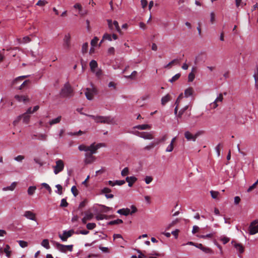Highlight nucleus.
Instances as JSON below:
<instances>
[{"label": "nucleus", "mask_w": 258, "mask_h": 258, "mask_svg": "<svg viewBox=\"0 0 258 258\" xmlns=\"http://www.w3.org/2000/svg\"><path fill=\"white\" fill-rule=\"evenodd\" d=\"M153 180V178L150 176H147L145 178V181L147 184H149Z\"/></svg>", "instance_id": "nucleus-62"}, {"label": "nucleus", "mask_w": 258, "mask_h": 258, "mask_svg": "<svg viewBox=\"0 0 258 258\" xmlns=\"http://www.w3.org/2000/svg\"><path fill=\"white\" fill-rule=\"evenodd\" d=\"M22 118L23 119V121L24 123L26 124H28L29 122L30 116L27 113H24L21 115Z\"/></svg>", "instance_id": "nucleus-28"}, {"label": "nucleus", "mask_w": 258, "mask_h": 258, "mask_svg": "<svg viewBox=\"0 0 258 258\" xmlns=\"http://www.w3.org/2000/svg\"><path fill=\"white\" fill-rule=\"evenodd\" d=\"M47 4V2L45 0H39L36 5L38 6H44Z\"/></svg>", "instance_id": "nucleus-47"}, {"label": "nucleus", "mask_w": 258, "mask_h": 258, "mask_svg": "<svg viewBox=\"0 0 258 258\" xmlns=\"http://www.w3.org/2000/svg\"><path fill=\"white\" fill-rule=\"evenodd\" d=\"M137 180V178L135 176H127L125 178V181L128 182V185L132 187L133 184Z\"/></svg>", "instance_id": "nucleus-16"}, {"label": "nucleus", "mask_w": 258, "mask_h": 258, "mask_svg": "<svg viewBox=\"0 0 258 258\" xmlns=\"http://www.w3.org/2000/svg\"><path fill=\"white\" fill-rule=\"evenodd\" d=\"M117 213L119 214L126 216L130 214V209L128 208H122L118 210Z\"/></svg>", "instance_id": "nucleus-19"}, {"label": "nucleus", "mask_w": 258, "mask_h": 258, "mask_svg": "<svg viewBox=\"0 0 258 258\" xmlns=\"http://www.w3.org/2000/svg\"><path fill=\"white\" fill-rule=\"evenodd\" d=\"M134 134L144 139L152 140L154 139V136L151 133L136 131Z\"/></svg>", "instance_id": "nucleus-8"}, {"label": "nucleus", "mask_w": 258, "mask_h": 258, "mask_svg": "<svg viewBox=\"0 0 258 258\" xmlns=\"http://www.w3.org/2000/svg\"><path fill=\"white\" fill-rule=\"evenodd\" d=\"M223 147V145L221 144H219L216 147V150L218 156L220 155V148Z\"/></svg>", "instance_id": "nucleus-57"}, {"label": "nucleus", "mask_w": 258, "mask_h": 258, "mask_svg": "<svg viewBox=\"0 0 258 258\" xmlns=\"http://www.w3.org/2000/svg\"><path fill=\"white\" fill-rule=\"evenodd\" d=\"M214 236L213 233H209L207 235H198L197 236L201 238L206 239V238H212Z\"/></svg>", "instance_id": "nucleus-38"}, {"label": "nucleus", "mask_w": 258, "mask_h": 258, "mask_svg": "<svg viewBox=\"0 0 258 258\" xmlns=\"http://www.w3.org/2000/svg\"><path fill=\"white\" fill-rule=\"evenodd\" d=\"M31 82L29 80L24 81L20 86L18 87V90H23L28 87Z\"/></svg>", "instance_id": "nucleus-20"}, {"label": "nucleus", "mask_w": 258, "mask_h": 258, "mask_svg": "<svg viewBox=\"0 0 258 258\" xmlns=\"http://www.w3.org/2000/svg\"><path fill=\"white\" fill-rule=\"evenodd\" d=\"M180 77V74L178 73L174 75L171 79L169 80V82L173 83L177 81Z\"/></svg>", "instance_id": "nucleus-42"}, {"label": "nucleus", "mask_w": 258, "mask_h": 258, "mask_svg": "<svg viewBox=\"0 0 258 258\" xmlns=\"http://www.w3.org/2000/svg\"><path fill=\"white\" fill-rule=\"evenodd\" d=\"M156 145H157V143H156V142H153L151 143V144H149V145L146 146L144 148V150H150L152 149H153V148H154L155 146H156Z\"/></svg>", "instance_id": "nucleus-37"}, {"label": "nucleus", "mask_w": 258, "mask_h": 258, "mask_svg": "<svg viewBox=\"0 0 258 258\" xmlns=\"http://www.w3.org/2000/svg\"><path fill=\"white\" fill-rule=\"evenodd\" d=\"M84 133H85V132L80 130L79 132H74V133L71 132V133H68V134L70 136H80Z\"/></svg>", "instance_id": "nucleus-52"}, {"label": "nucleus", "mask_w": 258, "mask_h": 258, "mask_svg": "<svg viewBox=\"0 0 258 258\" xmlns=\"http://www.w3.org/2000/svg\"><path fill=\"white\" fill-rule=\"evenodd\" d=\"M255 82L258 83V67H256L253 76Z\"/></svg>", "instance_id": "nucleus-54"}, {"label": "nucleus", "mask_w": 258, "mask_h": 258, "mask_svg": "<svg viewBox=\"0 0 258 258\" xmlns=\"http://www.w3.org/2000/svg\"><path fill=\"white\" fill-rule=\"evenodd\" d=\"M129 170L127 167L124 168L121 172V174L122 176H125L128 174Z\"/></svg>", "instance_id": "nucleus-55"}, {"label": "nucleus", "mask_w": 258, "mask_h": 258, "mask_svg": "<svg viewBox=\"0 0 258 258\" xmlns=\"http://www.w3.org/2000/svg\"><path fill=\"white\" fill-rule=\"evenodd\" d=\"M210 193L212 198L215 199H217L218 195H219V192L217 191L211 190Z\"/></svg>", "instance_id": "nucleus-50"}, {"label": "nucleus", "mask_w": 258, "mask_h": 258, "mask_svg": "<svg viewBox=\"0 0 258 258\" xmlns=\"http://www.w3.org/2000/svg\"><path fill=\"white\" fill-rule=\"evenodd\" d=\"M68 206V203H67L66 200L65 199H62L61 201L60 206L61 207H67Z\"/></svg>", "instance_id": "nucleus-60"}, {"label": "nucleus", "mask_w": 258, "mask_h": 258, "mask_svg": "<svg viewBox=\"0 0 258 258\" xmlns=\"http://www.w3.org/2000/svg\"><path fill=\"white\" fill-rule=\"evenodd\" d=\"M41 245L46 249L50 248L49 241L47 239H43L41 242Z\"/></svg>", "instance_id": "nucleus-35"}, {"label": "nucleus", "mask_w": 258, "mask_h": 258, "mask_svg": "<svg viewBox=\"0 0 258 258\" xmlns=\"http://www.w3.org/2000/svg\"><path fill=\"white\" fill-rule=\"evenodd\" d=\"M179 60L177 59H174L168 63L167 65L165 66V68L170 69L172 67V66L174 64H175L177 63H179Z\"/></svg>", "instance_id": "nucleus-31"}, {"label": "nucleus", "mask_w": 258, "mask_h": 258, "mask_svg": "<svg viewBox=\"0 0 258 258\" xmlns=\"http://www.w3.org/2000/svg\"><path fill=\"white\" fill-rule=\"evenodd\" d=\"M85 92V95L88 100H92L93 98L94 93H95V89L94 88H86Z\"/></svg>", "instance_id": "nucleus-11"}, {"label": "nucleus", "mask_w": 258, "mask_h": 258, "mask_svg": "<svg viewBox=\"0 0 258 258\" xmlns=\"http://www.w3.org/2000/svg\"><path fill=\"white\" fill-rule=\"evenodd\" d=\"M184 137L188 141H196V140L195 135H192L188 131L184 133Z\"/></svg>", "instance_id": "nucleus-18"}, {"label": "nucleus", "mask_w": 258, "mask_h": 258, "mask_svg": "<svg viewBox=\"0 0 258 258\" xmlns=\"http://www.w3.org/2000/svg\"><path fill=\"white\" fill-rule=\"evenodd\" d=\"M93 214L89 212L85 213V216L82 219V221L83 224H86L87 221L91 220L93 218Z\"/></svg>", "instance_id": "nucleus-15"}, {"label": "nucleus", "mask_w": 258, "mask_h": 258, "mask_svg": "<svg viewBox=\"0 0 258 258\" xmlns=\"http://www.w3.org/2000/svg\"><path fill=\"white\" fill-rule=\"evenodd\" d=\"M15 98L19 102H26L28 100V98L26 96L16 95Z\"/></svg>", "instance_id": "nucleus-21"}, {"label": "nucleus", "mask_w": 258, "mask_h": 258, "mask_svg": "<svg viewBox=\"0 0 258 258\" xmlns=\"http://www.w3.org/2000/svg\"><path fill=\"white\" fill-rule=\"evenodd\" d=\"M36 189V186H30L28 189V194L30 196L33 195Z\"/></svg>", "instance_id": "nucleus-39"}, {"label": "nucleus", "mask_w": 258, "mask_h": 258, "mask_svg": "<svg viewBox=\"0 0 258 258\" xmlns=\"http://www.w3.org/2000/svg\"><path fill=\"white\" fill-rule=\"evenodd\" d=\"M123 223V221L121 219H118L113 221H111L108 223L109 225H117Z\"/></svg>", "instance_id": "nucleus-34"}, {"label": "nucleus", "mask_w": 258, "mask_h": 258, "mask_svg": "<svg viewBox=\"0 0 258 258\" xmlns=\"http://www.w3.org/2000/svg\"><path fill=\"white\" fill-rule=\"evenodd\" d=\"M17 183L16 182H14L11 184V185L10 186L4 187V188H3V190H5V191L13 190L15 188V187L17 185Z\"/></svg>", "instance_id": "nucleus-30"}, {"label": "nucleus", "mask_w": 258, "mask_h": 258, "mask_svg": "<svg viewBox=\"0 0 258 258\" xmlns=\"http://www.w3.org/2000/svg\"><path fill=\"white\" fill-rule=\"evenodd\" d=\"M88 116L93 119L96 123L109 124L115 123L114 118L111 116H95L93 115H89Z\"/></svg>", "instance_id": "nucleus-2"}, {"label": "nucleus", "mask_w": 258, "mask_h": 258, "mask_svg": "<svg viewBox=\"0 0 258 258\" xmlns=\"http://www.w3.org/2000/svg\"><path fill=\"white\" fill-rule=\"evenodd\" d=\"M195 246L198 248H200V249H201L202 251L206 253H211L212 251L210 248L204 247L201 243H196Z\"/></svg>", "instance_id": "nucleus-17"}, {"label": "nucleus", "mask_w": 258, "mask_h": 258, "mask_svg": "<svg viewBox=\"0 0 258 258\" xmlns=\"http://www.w3.org/2000/svg\"><path fill=\"white\" fill-rule=\"evenodd\" d=\"M100 206L101 208V211L103 212H107L112 209V208H110L104 205H100Z\"/></svg>", "instance_id": "nucleus-51"}, {"label": "nucleus", "mask_w": 258, "mask_h": 258, "mask_svg": "<svg viewBox=\"0 0 258 258\" xmlns=\"http://www.w3.org/2000/svg\"><path fill=\"white\" fill-rule=\"evenodd\" d=\"M194 92V89L191 87H188L184 91V96L185 97H188L189 96H191L193 94Z\"/></svg>", "instance_id": "nucleus-22"}, {"label": "nucleus", "mask_w": 258, "mask_h": 258, "mask_svg": "<svg viewBox=\"0 0 258 258\" xmlns=\"http://www.w3.org/2000/svg\"><path fill=\"white\" fill-rule=\"evenodd\" d=\"M98 64L96 60H92L90 62V69L92 72H95V69L97 67Z\"/></svg>", "instance_id": "nucleus-27"}, {"label": "nucleus", "mask_w": 258, "mask_h": 258, "mask_svg": "<svg viewBox=\"0 0 258 258\" xmlns=\"http://www.w3.org/2000/svg\"><path fill=\"white\" fill-rule=\"evenodd\" d=\"M19 244L20 246L23 248H24L28 245V243L27 242L23 240H19L18 241Z\"/></svg>", "instance_id": "nucleus-59"}, {"label": "nucleus", "mask_w": 258, "mask_h": 258, "mask_svg": "<svg viewBox=\"0 0 258 258\" xmlns=\"http://www.w3.org/2000/svg\"><path fill=\"white\" fill-rule=\"evenodd\" d=\"M28 77V76H22L16 78L12 83V86L15 89H18V85L24 79Z\"/></svg>", "instance_id": "nucleus-10"}, {"label": "nucleus", "mask_w": 258, "mask_h": 258, "mask_svg": "<svg viewBox=\"0 0 258 258\" xmlns=\"http://www.w3.org/2000/svg\"><path fill=\"white\" fill-rule=\"evenodd\" d=\"M96 146L95 143L92 144L90 146H87L85 145H81L78 147V149L81 151H85L88 152L91 149Z\"/></svg>", "instance_id": "nucleus-12"}, {"label": "nucleus", "mask_w": 258, "mask_h": 258, "mask_svg": "<svg viewBox=\"0 0 258 258\" xmlns=\"http://www.w3.org/2000/svg\"><path fill=\"white\" fill-rule=\"evenodd\" d=\"M179 222L178 219H176L175 220L173 221L171 223H170L167 227V229H169L171 227H173L175 225H176Z\"/></svg>", "instance_id": "nucleus-49"}, {"label": "nucleus", "mask_w": 258, "mask_h": 258, "mask_svg": "<svg viewBox=\"0 0 258 258\" xmlns=\"http://www.w3.org/2000/svg\"><path fill=\"white\" fill-rule=\"evenodd\" d=\"M71 191L75 197H76L78 195V189L75 186H73L71 188Z\"/></svg>", "instance_id": "nucleus-53"}, {"label": "nucleus", "mask_w": 258, "mask_h": 258, "mask_svg": "<svg viewBox=\"0 0 258 258\" xmlns=\"http://www.w3.org/2000/svg\"><path fill=\"white\" fill-rule=\"evenodd\" d=\"M215 21V15L214 12H212L210 14V22L212 24H213Z\"/></svg>", "instance_id": "nucleus-63"}, {"label": "nucleus", "mask_w": 258, "mask_h": 258, "mask_svg": "<svg viewBox=\"0 0 258 258\" xmlns=\"http://www.w3.org/2000/svg\"><path fill=\"white\" fill-rule=\"evenodd\" d=\"M74 233L73 230H70L69 231H63L62 235L59 234V237L63 241H66L67 239L71 237Z\"/></svg>", "instance_id": "nucleus-9"}, {"label": "nucleus", "mask_w": 258, "mask_h": 258, "mask_svg": "<svg viewBox=\"0 0 258 258\" xmlns=\"http://www.w3.org/2000/svg\"><path fill=\"white\" fill-rule=\"evenodd\" d=\"M73 90L69 83H66L61 89L60 94L63 97H71L73 95Z\"/></svg>", "instance_id": "nucleus-4"}, {"label": "nucleus", "mask_w": 258, "mask_h": 258, "mask_svg": "<svg viewBox=\"0 0 258 258\" xmlns=\"http://www.w3.org/2000/svg\"><path fill=\"white\" fill-rule=\"evenodd\" d=\"M167 139V135H164L160 139L157 140L156 142L157 145L159 144L160 143L164 142Z\"/></svg>", "instance_id": "nucleus-41"}, {"label": "nucleus", "mask_w": 258, "mask_h": 258, "mask_svg": "<svg viewBox=\"0 0 258 258\" xmlns=\"http://www.w3.org/2000/svg\"><path fill=\"white\" fill-rule=\"evenodd\" d=\"M135 128H137L140 130H145L147 129H150L151 128V126L149 124H141L138 125L134 127Z\"/></svg>", "instance_id": "nucleus-24"}, {"label": "nucleus", "mask_w": 258, "mask_h": 258, "mask_svg": "<svg viewBox=\"0 0 258 258\" xmlns=\"http://www.w3.org/2000/svg\"><path fill=\"white\" fill-rule=\"evenodd\" d=\"M71 46V36L70 33L66 34L63 39V47L66 50H70Z\"/></svg>", "instance_id": "nucleus-6"}, {"label": "nucleus", "mask_w": 258, "mask_h": 258, "mask_svg": "<svg viewBox=\"0 0 258 258\" xmlns=\"http://www.w3.org/2000/svg\"><path fill=\"white\" fill-rule=\"evenodd\" d=\"M99 40V39L97 37H95L91 42V44L92 46H95L96 45L97 43H98V41Z\"/></svg>", "instance_id": "nucleus-58"}, {"label": "nucleus", "mask_w": 258, "mask_h": 258, "mask_svg": "<svg viewBox=\"0 0 258 258\" xmlns=\"http://www.w3.org/2000/svg\"><path fill=\"white\" fill-rule=\"evenodd\" d=\"M96 219L97 220H102L103 219H109V217L108 215H103V214H98L96 216Z\"/></svg>", "instance_id": "nucleus-36"}, {"label": "nucleus", "mask_w": 258, "mask_h": 258, "mask_svg": "<svg viewBox=\"0 0 258 258\" xmlns=\"http://www.w3.org/2000/svg\"><path fill=\"white\" fill-rule=\"evenodd\" d=\"M107 22L108 28L111 31H113L114 30H116L120 34L122 35L123 34L116 21L112 22L111 19H108L107 20Z\"/></svg>", "instance_id": "nucleus-3"}, {"label": "nucleus", "mask_w": 258, "mask_h": 258, "mask_svg": "<svg viewBox=\"0 0 258 258\" xmlns=\"http://www.w3.org/2000/svg\"><path fill=\"white\" fill-rule=\"evenodd\" d=\"M103 40H112L111 35L108 33H105L103 36Z\"/></svg>", "instance_id": "nucleus-48"}, {"label": "nucleus", "mask_w": 258, "mask_h": 258, "mask_svg": "<svg viewBox=\"0 0 258 258\" xmlns=\"http://www.w3.org/2000/svg\"><path fill=\"white\" fill-rule=\"evenodd\" d=\"M171 99V96L168 94L165 96L163 97L161 99V104L164 105L166 103L169 102Z\"/></svg>", "instance_id": "nucleus-23"}, {"label": "nucleus", "mask_w": 258, "mask_h": 258, "mask_svg": "<svg viewBox=\"0 0 258 258\" xmlns=\"http://www.w3.org/2000/svg\"><path fill=\"white\" fill-rule=\"evenodd\" d=\"M24 216L28 219L33 221H36L35 214L30 211H25L24 214Z\"/></svg>", "instance_id": "nucleus-13"}, {"label": "nucleus", "mask_w": 258, "mask_h": 258, "mask_svg": "<svg viewBox=\"0 0 258 258\" xmlns=\"http://www.w3.org/2000/svg\"><path fill=\"white\" fill-rule=\"evenodd\" d=\"M195 78V74L192 72L190 73L188 76V82H192L194 81Z\"/></svg>", "instance_id": "nucleus-56"}, {"label": "nucleus", "mask_w": 258, "mask_h": 258, "mask_svg": "<svg viewBox=\"0 0 258 258\" xmlns=\"http://www.w3.org/2000/svg\"><path fill=\"white\" fill-rule=\"evenodd\" d=\"M42 186L43 187H44V188H45L49 191V192L50 194H51V191H52L51 190V187H50V186L48 184H47L46 183H43L42 184Z\"/></svg>", "instance_id": "nucleus-61"}, {"label": "nucleus", "mask_w": 258, "mask_h": 258, "mask_svg": "<svg viewBox=\"0 0 258 258\" xmlns=\"http://www.w3.org/2000/svg\"><path fill=\"white\" fill-rule=\"evenodd\" d=\"M188 107V105L184 106L183 108H182L178 112V114L177 115L178 117H181L184 111L187 109Z\"/></svg>", "instance_id": "nucleus-44"}, {"label": "nucleus", "mask_w": 258, "mask_h": 258, "mask_svg": "<svg viewBox=\"0 0 258 258\" xmlns=\"http://www.w3.org/2000/svg\"><path fill=\"white\" fill-rule=\"evenodd\" d=\"M223 100L222 94L220 93L213 103L211 104L213 108H216L218 106L219 102H222Z\"/></svg>", "instance_id": "nucleus-14"}, {"label": "nucleus", "mask_w": 258, "mask_h": 258, "mask_svg": "<svg viewBox=\"0 0 258 258\" xmlns=\"http://www.w3.org/2000/svg\"><path fill=\"white\" fill-rule=\"evenodd\" d=\"M102 146H104V144H97L94 147H93L89 151V152H86L85 154V159L84 161L85 163L86 164H89L94 162L96 159V158L93 155V154L96 153L97 150Z\"/></svg>", "instance_id": "nucleus-1"}, {"label": "nucleus", "mask_w": 258, "mask_h": 258, "mask_svg": "<svg viewBox=\"0 0 258 258\" xmlns=\"http://www.w3.org/2000/svg\"><path fill=\"white\" fill-rule=\"evenodd\" d=\"M34 137H36L38 140L45 141L47 140V136L45 134H39L37 135H34Z\"/></svg>", "instance_id": "nucleus-25"}, {"label": "nucleus", "mask_w": 258, "mask_h": 258, "mask_svg": "<svg viewBox=\"0 0 258 258\" xmlns=\"http://www.w3.org/2000/svg\"><path fill=\"white\" fill-rule=\"evenodd\" d=\"M55 174H57L64 169V163L61 159H57L55 161V165L52 167Z\"/></svg>", "instance_id": "nucleus-5"}, {"label": "nucleus", "mask_w": 258, "mask_h": 258, "mask_svg": "<svg viewBox=\"0 0 258 258\" xmlns=\"http://www.w3.org/2000/svg\"><path fill=\"white\" fill-rule=\"evenodd\" d=\"M258 185V179L251 186H250L247 189V192H250L254 188H255Z\"/></svg>", "instance_id": "nucleus-40"}, {"label": "nucleus", "mask_w": 258, "mask_h": 258, "mask_svg": "<svg viewBox=\"0 0 258 258\" xmlns=\"http://www.w3.org/2000/svg\"><path fill=\"white\" fill-rule=\"evenodd\" d=\"M61 116H59L57 117H56V118L52 119L51 120H50L49 121V124L50 125H52L54 124L59 123L61 120Z\"/></svg>", "instance_id": "nucleus-32"}, {"label": "nucleus", "mask_w": 258, "mask_h": 258, "mask_svg": "<svg viewBox=\"0 0 258 258\" xmlns=\"http://www.w3.org/2000/svg\"><path fill=\"white\" fill-rule=\"evenodd\" d=\"M174 147V144L170 143V144L166 148L165 151L166 152H171L173 150Z\"/></svg>", "instance_id": "nucleus-45"}, {"label": "nucleus", "mask_w": 258, "mask_h": 258, "mask_svg": "<svg viewBox=\"0 0 258 258\" xmlns=\"http://www.w3.org/2000/svg\"><path fill=\"white\" fill-rule=\"evenodd\" d=\"M96 225L94 223H89L87 224L86 227L88 230H92L95 228Z\"/></svg>", "instance_id": "nucleus-46"}, {"label": "nucleus", "mask_w": 258, "mask_h": 258, "mask_svg": "<svg viewBox=\"0 0 258 258\" xmlns=\"http://www.w3.org/2000/svg\"><path fill=\"white\" fill-rule=\"evenodd\" d=\"M88 43L87 42L84 43L82 47V52L83 53H86L88 51Z\"/></svg>", "instance_id": "nucleus-43"}, {"label": "nucleus", "mask_w": 258, "mask_h": 258, "mask_svg": "<svg viewBox=\"0 0 258 258\" xmlns=\"http://www.w3.org/2000/svg\"><path fill=\"white\" fill-rule=\"evenodd\" d=\"M56 248L61 252H66L65 245L61 244L58 242H55Z\"/></svg>", "instance_id": "nucleus-26"}, {"label": "nucleus", "mask_w": 258, "mask_h": 258, "mask_svg": "<svg viewBox=\"0 0 258 258\" xmlns=\"http://www.w3.org/2000/svg\"><path fill=\"white\" fill-rule=\"evenodd\" d=\"M234 247H235V248L236 249V250L237 251H238V252H239V253H242L244 251V247L241 244H240V243H235L234 244Z\"/></svg>", "instance_id": "nucleus-29"}, {"label": "nucleus", "mask_w": 258, "mask_h": 258, "mask_svg": "<svg viewBox=\"0 0 258 258\" xmlns=\"http://www.w3.org/2000/svg\"><path fill=\"white\" fill-rule=\"evenodd\" d=\"M221 241L223 242V244H226L230 240V239L227 237H223L221 238Z\"/></svg>", "instance_id": "nucleus-64"}, {"label": "nucleus", "mask_w": 258, "mask_h": 258, "mask_svg": "<svg viewBox=\"0 0 258 258\" xmlns=\"http://www.w3.org/2000/svg\"><path fill=\"white\" fill-rule=\"evenodd\" d=\"M258 232V221L254 220L252 221L249 226V233L251 235H253Z\"/></svg>", "instance_id": "nucleus-7"}, {"label": "nucleus", "mask_w": 258, "mask_h": 258, "mask_svg": "<svg viewBox=\"0 0 258 258\" xmlns=\"http://www.w3.org/2000/svg\"><path fill=\"white\" fill-rule=\"evenodd\" d=\"M10 246L8 244L6 245V247L4 249V252L6 253L7 256L8 257H10L11 255V251L10 250Z\"/></svg>", "instance_id": "nucleus-33"}]
</instances>
